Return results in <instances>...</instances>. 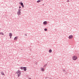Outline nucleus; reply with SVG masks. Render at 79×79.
Masks as SVG:
<instances>
[{
    "label": "nucleus",
    "instance_id": "1",
    "mask_svg": "<svg viewBox=\"0 0 79 79\" xmlns=\"http://www.w3.org/2000/svg\"><path fill=\"white\" fill-rule=\"evenodd\" d=\"M72 59L73 60H76L77 59V57L76 56H74L72 57Z\"/></svg>",
    "mask_w": 79,
    "mask_h": 79
},
{
    "label": "nucleus",
    "instance_id": "2",
    "mask_svg": "<svg viewBox=\"0 0 79 79\" xmlns=\"http://www.w3.org/2000/svg\"><path fill=\"white\" fill-rule=\"evenodd\" d=\"M16 73L18 74V77H19V76H20V71H19V70H18V72H17L16 73Z\"/></svg>",
    "mask_w": 79,
    "mask_h": 79
},
{
    "label": "nucleus",
    "instance_id": "3",
    "mask_svg": "<svg viewBox=\"0 0 79 79\" xmlns=\"http://www.w3.org/2000/svg\"><path fill=\"white\" fill-rule=\"evenodd\" d=\"M73 35H71L69 36V39H73Z\"/></svg>",
    "mask_w": 79,
    "mask_h": 79
},
{
    "label": "nucleus",
    "instance_id": "4",
    "mask_svg": "<svg viewBox=\"0 0 79 79\" xmlns=\"http://www.w3.org/2000/svg\"><path fill=\"white\" fill-rule=\"evenodd\" d=\"M17 15H20V9L19 10V11H18Z\"/></svg>",
    "mask_w": 79,
    "mask_h": 79
},
{
    "label": "nucleus",
    "instance_id": "5",
    "mask_svg": "<svg viewBox=\"0 0 79 79\" xmlns=\"http://www.w3.org/2000/svg\"><path fill=\"white\" fill-rule=\"evenodd\" d=\"M20 5L21 6H22V7H23V8H24V5H23V3L21 2L20 3Z\"/></svg>",
    "mask_w": 79,
    "mask_h": 79
},
{
    "label": "nucleus",
    "instance_id": "6",
    "mask_svg": "<svg viewBox=\"0 0 79 79\" xmlns=\"http://www.w3.org/2000/svg\"><path fill=\"white\" fill-rule=\"evenodd\" d=\"M17 39H18V37H17V36L15 37L14 39V40H17Z\"/></svg>",
    "mask_w": 79,
    "mask_h": 79
},
{
    "label": "nucleus",
    "instance_id": "7",
    "mask_svg": "<svg viewBox=\"0 0 79 79\" xmlns=\"http://www.w3.org/2000/svg\"><path fill=\"white\" fill-rule=\"evenodd\" d=\"M1 74L2 75H4V73H3V71H1Z\"/></svg>",
    "mask_w": 79,
    "mask_h": 79
},
{
    "label": "nucleus",
    "instance_id": "8",
    "mask_svg": "<svg viewBox=\"0 0 79 79\" xmlns=\"http://www.w3.org/2000/svg\"><path fill=\"white\" fill-rule=\"evenodd\" d=\"M41 70L42 71H45L44 69H43V68H41Z\"/></svg>",
    "mask_w": 79,
    "mask_h": 79
},
{
    "label": "nucleus",
    "instance_id": "9",
    "mask_svg": "<svg viewBox=\"0 0 79 79\" xmlns=\"http://www.w3.org/2000/svg\"><path fill=\"white\" fill-rule=\"evenodd\" d=\"M47 23L46 21H44L43 23L44 24V25L47 24Z\"/></svg>",
    "mask_w": 79,
    "mask_h": 79
},
{
    "label": "nucleus",
    "instance_id": "10",
    "mask_svg": "<svg viewBox=\"0 0 79 79\" xmlns=\"http://www.w3.org/2000/svg\"><path fill=\"white\" fill-rule=\"evenodd\" d=\"M0 34H1L2 35H4V34L2 32H0Z\"/></svg>",
    "mask_w": 79,
    "mask_h": 79
},
{
    "label": "nucleus",
    "instance_id": "11",
    "mask_svg": "<svg viewBox=\"0 0 79 79\" xmlns=\"http://www.w3.org/2000/svg\"><path fill=\"white\" fill-rule=\"evenodd\" d=\"M23 70H24L25 71H26V70H27L26 68L24 67L23 68Z\"/></svg>",
    "mask_w": 79,
    "mask_h": 79
},
{
    "label": "nucleus",
    "instance_id": "12",
    "mask_svg": "<svg viewBox=\"0 0 79 79\" xmlns=\"http://www.w3.org/2000/svg\"><path fill=\"white\" fill-rule=\"evenodd\" d=\"M12 33H9V36H12Z\"/></svg>",
    "mask_w": 79,
    "mask_h": 79
},
{
    "label": "nucleus",
    "instance_id": "13",
    "mask_svg": "<svg viewBox=\"0 0 79 79\" xmlns=\"http://www.w3.org/2000/svg\"><path fill=\"white\" fill-rule=\"evenodd\" d=\"M52 51L51 49H50L49 50V53H51V52H52Z\"/></svg>",
    "mask_w": 79,
    "mask_h": 79
},
{
    "label": "nucleus",
    "instance_id": "14",
    "mask_svg": "<svg viewBox=\"0 0 79 79\" xmlns=\"http://www.w3.org/2000/svg\"><path fill=\"white\" fill-rule=\"evenodd\" d=\"M24 67H21L20 68L21 69H24Z\"/></svg>",
    "mask_w": 79,
    "mask_h": 79
},
{
    "label": "nucleus",
    "instance_id": "15",
    "mask_svg": "<svg viewBox=\"0 0 79 79\" xmlns=\"http://www.w3.org/2000/svg\"><path fill=\"white\" fill-rule=\"evenodd\" d=\"M40 0H38V1H37V2H38V3H39V2H40Z\"/></svg>",
    "mask_w": 79,
    "mask_h": 79
},
{
    "label": "nucleus",
    "instance_id": "16",
    "mask_svg": "<svg viewBox=\"0 0 79 79\" xmlns=\"http://www.w3.org/2000/svg\"><path fill=\"white\" fill-rule=\"evenodd\" d=\"M46 66H47V65L46 64L44 65V68L46 67Z\"/></svg>",
    "mask_w": 79,
    "mask_h": 79
},
{
    "label": "nucleus",
    "instance_id": "17",
    "mask_svg": "<svg viewBox=\"0 0 79 79\" xmlns=\"http://www.w3.org/2000/svg\"><path fill=\"white\" fill-rule=\"evenodd\" d=\"M44 31H47V29L46 28H45L44 29Z\"/></svg>",
    "mask_w": 79,
    "mask_h": 79
},
{
    "label": "nucleus",
    "instance_id": "18",
    "mask_svg": "<svg viewBox=\"0 0 79 79\" xmlns=\"http://www.w3.org/2000/svg\"><path fill=\"white\" fill-rule=\"evenodd\" d=\"M67 2H69V0H68L67 1Z\"/></svg>",
    "mask_w": 79,
    "mask_h": 79
},
{
    "label": "nucleus",
    "instance_id": "19",
    "mask_svg": "<svg viewBox=\"0 0 79 79\" xmlns=\"http://www.w3.org/2000/svg\"><path fill=\"white\" fill-rule=\"evenodd\" d=\"M25 36H27V34H25Z\"/></svg>",
    "mask_w": 79,
    "mask_h": 79
},
{
    "label": "nucleus",
    "instance_id": "20",
    "mask_svg": "<svg viewBox=\"0 0 79 79\" xmlns=\"http://www.w3.org/2000/svg\"><path fill=\"white\" fill-rule=\"evenodd\" d=\"M10 39H11V36H10Z\"/></svg>",
    "mask_w": 79,
    "mask_h": 79
},
{
    "label": "nucleus",
    "instance_id": "21",
    "mask_svg": "<svg viewBox=\"0 0 79 79\" xmlns=\"http://www.w3.org/2000/svg\"><path fill=\"white\" fill-rule=\"evenodd\" d=\"M19 8H20V6H19Z\"/></svg>",
    "mask_w": 79,
    "mask_h": 79
},
{
    "label": "nucleus",
    "instance_id": "22",
    "mask_svg": "<svg viewBox=\"0 0 79 79\" xmlns=\"http://www.w3.org/2000/svg\"><path fill=\"white\" fill-rule=\"evenodd\" d=\"M19 4H20V2H19Z\"/></svg>",
    "mask_w": 79,
    "mask_h": 79
},
{
    "label": "nucleus",
    "instance_id": "23",
    "mask_svg": "<svg viewBox=\"0 0 79 79\" xmlns=\"http://www.w3.org/2000/svg\"><path fill=\"white\" fill-rule=\"evenodd\" d=\"M29 79H31V78H29Z\"/></svg>",
    "mask_w": 79,
    "mask_h": 79
},
{
    "label": "nucleus",
    "instance_id": "24",
    "mask_svg": "<svg viewBox=\"0 0 79 79\" xmlns=\"http://www.w3.org/2000/svg\"><path fill=\"white\" fill-rule=\"evenodd\" d=\"M20 8H21V7H20Z\"/></svg>",
    "mask_w": 79,
    "mask_h": 79
}]
</instances>
